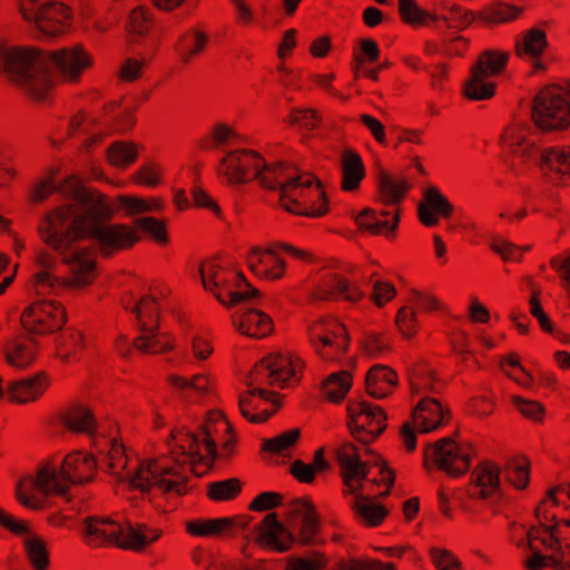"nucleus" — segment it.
I'll return each instance as SVG.
<instances>
[{"label":"nucleus","mask_w":570,"mask_h":570,"mask_svg":"<svg viewBox=\"0 0 570 570\" xmlns=\"http://www.w3.org/2000/svg\"><path fill=\"white\" fill-rule=\"evenodd\" d=\"M535 514L540 525L550 530L570 527V485L550 490L538 504Z\"/></svg>","instance_id":"obj_21"},{"label":"nucleus","mask_w":570,"mask_h":570,"mask_svg":"<svg viewBox=\"0 0 570 570\" xmlns=\"http://www.w3.org/2000/svg\"><path fill=\"white\" fill-rule=\"evenodd\" d=\"M548 46L547 32L539 27H532L515 38L514 52L520 59L535 61V68H541L542 65L538 60L546 52Z\"/></svg>","instance_id":"obj_36"},{"label":"nucleus","mask_w":570,"mask_h":570,"mask_svg":"<svg viewBox=\"0 0 570 570\" xmlns=\"http://www.w3.org/2000/svg\"><path fill=\"white\" fill-rule=\"evenodd\" d=\"M299 438V429L286 430L274 438L265 439L262 444V451L274 455L286 456L289 454L291 449L298 442Z\"/></svg>","instance_id":"obj_54"},{"label":"nucleus","mask_w":570,"mask_h":570,"mask_svg":"<svg viewBox=\"0 0 570 570\" xmlns=\"http://www.w3.org/2000/svg\"><path fill=\"white\" fill-rule=\"evenodd\" d=\"M233 325L243 335L254 338L266 337L274 330L272 317L254 308L236 312L233 315Z\"/></svg>","instance_id":"obj_37"},{"label":"nucleus","mask_w":570,"mask_h":570,"mask_svg":"<svg viewBox=\"0 0 570 570\" xmlns=\"http://www.w3.org/2000/svg\"><path fill=\"white\" fill-rule=\"evenodd\" d=\"M327 564V558L317 551L306 557L291 558L285 570H323Z\"/></svg>","instance_id":"obj_64"},{"label":"nucleus","mask_w":570,"mask_h":570,"mask_svg":"<svg viewBox=\"0 0 570 570\" xmlns=\"http://www.w3.org/2000/svg\"><path fill=\"white\" fill-rule=\"evenodd\" d=\"M56 257L48 249H40L35 256L36 265L41 268L35 274V288L38 294H47L52 289L68 287L72 289H80L81 287H73L67 284V277L58 278L50 273V269L56 265Z\"/></svg>","instance_id":"obj_38"},{"label":"nucleus","mask_w":570,"mask_h":570,"mask_svg":"<svg viewBox=\"0 0 570 570\" xmlns=\"http://www.w3.org/2000/svg\"><path fill=\"white\" fill-rule=\"evenodd\" d=\"M336 459L341 466L344 484L348 488L350 492H355L361 488V483L373 469H377L379 476H374L372 482L377 485H384L385 490L381 494L386 497L394 484L395 474L386 465L384 461H379L373 465L368 462H361L360 449L351 442L343 443L336 450Z\"/></svg>","instance_id":"obj_12"},{"label":"nucleus","mask_w":570,"mask_h":570,"mask_svg":"<svg viewBox=\"0 0 570 570\" xmlns=\"http://www.w3.org/2000/svg\"><path fill=\"white\" fill-rule=\"evenodd\" d=\"M45 58L53 66L60 79L67 83H78L83 73L95 63L94 57L82 45L47 51Z\"/></svg>","instance_id":"obj_19"},{"label":"nucleus","mask_w":570,"mask_h":570,"mask_svg":"<svg viewBox=\"0 0 570 570\" xmlns=\"http://www.w3.org/2000/svg\"><path fill=\"white\" fill-rule=\"evenodd\" d=\"M533 125L543 132L563 131L570 127V82L549 85L534 96L531 108Z\"/></svg>","instance_id":"obj_10"},{"label":"nucleus","mask_w":570,"mask_h":570,"mask_svg":"<svg viewBox=\"0 0 570 570\" xmlns=\"http://www.w3.org/2000/svg\"><path fill=\"white\" fill-rule=\"evenodd\" d=\"M510 55L508 51L489 49L480 53L479 59L472 68L479 72L493 78L500 75L507 67Z\"/></svg>","instance_id":"obj_50"},{"label":"nucleus","mask_w":570,"mask_h":570,"mask_svg":"<svg viewBox=\"0 0 570 570\" xmlns=\"http://www.w3.org/2000/svg\"><path fill=\"white\" fill-rule=\"evenodd\" d=\"M0 72L16 82L30 98L43 100L51 88L45 52L29 48L1 47Z\"/></svg>","instance_id":"obj_6"},{"label":"nucleus","mask_w":570,"mask_h":570,"mask_svg":"<svg viewBox=\"0 0 570 570\" xmlns=\"http://www.w3.org/2000/svg\"><path fill=\"white\" fill-rule=\"evenodd\" d=\"M108 163L116 168L125 169L138 158V146L134 141H115L106 149Z\"/></svg>","instance_id":"obj_49"},{"label":"nucleus","mask_w":570,"mask_h":570,"mask_svg":"<svg viewBox=\"0 0 570 570\" xmlns=\"http://www.w3.org/2000/svg\"><path fill=\"white\" fill-rule=\"evenodd\" d=\"M204 288L226 306H236L257 295L243 274L222 258L204 261L198 268Z\"/></svg>","instance_id":"obj_8"},{"label":"nucleus","mask_w":570,"mask_h":570,"mask_svg":"<svg viewBox=\"0 0 570 570\" xmlns=\"http://www.w3.org/2000/svg\"><path fill=\"white\" fill-rule=\"evenodd\" d=\"M242 482L236 478L213 482L208 485L207 495L213 501H229L238 497Z\"/></svg>","instance_id":"obj_59"},{"label":"nucleus","mask_w":570,"mask_h":570,"mask_svg":"<svg viewBox=\"0 0 570 570\" xmlns=\"http://www.w3.org/2000/svg\"><path fill=\"white\" fill-rule=\"evenodd\" d=\"M412 185L405 176L380 170L376 184V202L391 206L393 209L400 208V204L405 199Z\"/></svg>","instance_id":"obj_33"},{"label":"nucleus","mask_w":570,"mask_h":570,"mask_svg":"<svg viewBox=\"0 0 570 570\" xmlns=\"http://www.w3.org/2000/svg\"><path fill=\"white\" fill-rule=\"evenodd\" d=\"M163 168L156 163L141 165L132 175V181L139 186L155 188L161 183Z\"/></svg>","instance_id":"obj_63"},{"label":"nucleus","mask_w":570,"mask_h":570,"mask_svg":"<svg viewBox=\"0 0 570 570\" xmlns=\"http://www.w3.org/2000/svg\"><path fill=\"white\" fill-rule=\"evenodd\" d=\"M117 202L126 212L127 216H135L144 213H158L164 209V200L159 197L141 198L120 195L117 197Z\"/></svg>","instance_id":"obj_51"},{"label":"nucleus","mask_w":570,"mask_h":570,"mask_svg":"<svg viewBox=\"0 0 570 570\" xmlns=\"http://www.w3.org/2000/svg\"><path fill=\"white\" fill-rule=\"evenodd\" d=\"M253 535L259 548L278 553L289 550L294 542L293 534L278 521L275 512L266 514L255 525Z\"/></svg>","instance_id":"obj_24"},{"label":"nucleus","mask_w":570,"mask_h":570,"mask_svg":"<svg viewBox=\"0 0 570 570\" xmlns=\"http://www.w3.org/2000/svg\"><path fill=\"white\" fill-rule=\"evenodd\" d=\"M118 424H108V435H95L94 449L96 455L85 452H73L66 455L61 463L62 474L70 484L83 483L92 480L97 466L114 476L118 482H127L131 489L148 491L155 487H138L135 482L136 474L146 461L135 463L129 459L124 443L117 439Z\"/></svg>","instance_id":"obj_3"},{"label":"nucleus","mask_w":570,"mask_h":570,"mask_svg":"<svg viewBox=\"0 0 570 570\" xmlns=\"http://www.w3.org/2000/svg\"><path fill=\"white\" fill-rule=\"evenodd\" d=\"M252 518L247 514L217 518L193 519L185 522V530L193 537H217L232 534L234 530L246 528Z\"/></svg>","instance_id":"obj_27"},{"label":"nucleus","mask_w":570,"mask_h":570,"mask_svg":"<svg viewBox=\"0 0 570 570\" xmlns=\"http://www.w3.org/2000/svg\"><path fill=\"white\" fill-rule=\"evenodd\" d=\"M474 455V449L470 444H458L451 439H443L424 452V464L429 466L430 461L448 475L459 476L464 474Z\"/></svg>","instance_id":"obj_17"},{"label":"nucleus","mask_w":570,"mask_h":570,"mask_svg":"<svg viewBox=\"0 0 570 570\" xmlns=\"http://www.w3.org/2000/svg\"><path fill=\"white\" fill-rule=\"evenodd\" d=\"M282 163L267 164L254 150L237 149L222 158L218 173L232 185L257 180L263 188L269 189Z\"/></svg>","instance_id":"obj_9"},{"label":"nucleus","mask_w":570,"mask_h":570,"mask_svg":"<svg viewBox=\"0 0 570 570\" xmlns=\"http://www.w3.org/2000/svg\"><path fill=\"white\" fill-rule=\"evenodd\" d=\"M499 490V466L489 461L479 464L471 474V480L466 490L469 498L487 500L495 495Z\"/></svg>","instance_id":"obj_30"},{"label":"nucleus","mask_w":570,"mask_h":570,"mask_svg":"<svg viewBox=\"0 0 570 570\" xmlns=\"http://www.w3.org/2000/svg\"><path fill=\"white\" fill-rule=\"evenodd\" d=\"M380 48L375 40L364 38L360 40V48L353 53L352 69L355 77H358L362 68L366 63H374L380 59Z\"/></svg>","instance_id":"obj_57"},{"label":"nucleus","mask_w":570,"mask_h":570,"mask_svg":"<svg viewBox=\"0 0 570 570\" xmlns=\"http://www.w3.org/2000/svg\"><path fill=\"white\" fill-rule=\"evenodd\" d=\"M208 42V33L199 27H193L179 36L175 43V51L179 60L188 65L206 51Z\"/></svg>","instance_id":"obj_39"},{"label":"nucleus","mask_w":570,"mask_h":570,"mask_svg":"<svg viewBox=\"0 0 570 570\" xmlns=\"http://www.w3.org/2000/svg\"><path fill=\"white\" fill-rule=\"evenodd\" d=\"M511 403L524 419L535 423L543 421L546 409L542 403L519 395L512 396Z\"/></svg>","instance_id":"obj_62"},{"label":"nucleus","mask_w":570,"mask_h":570,"mask_svg":"<svg viewBox=\"0 0 570 570\" xmlns=\"http://www.w3.org/2000/svg\"><path fill=\"white\" fill-rule=\"evenodd\" d=\"M346 411L350 432L363 444L375 441L386 428V414L368 401L350 400Z\"/></svg>","instance_id":"obj_16"},{"label":"nucleus","mask_w":570,"mask_h":570,"mask_svg":"<svg viewBox=\"0 0 570 570\" xmlns=\"http://www.w3.org/2000/svg\"><path fill=\"white\" fill-rule=\"evenodd\" d=\"M51 385V377L46 372L12 381L7 385V400L10 403L28 404L39 401Z\"/></svg>","instance_id":"obj_28"},{"label":"nucleus","mask_w":570,"mask_h":570,"mask_svg":"<svg viewBox=\"0 0 570 570\" xmlns=\"http://www.w3.org/2000/svg\"><path fill=\"white\" fill-rule=\"evenodd\" d=\"M352 386V375L347 371L332 373L322 384L323 396L332 402H341Z\"/></svg>","instance_id":"obj_48"},{"label":"nucleus","mask_w":570,"mask_h":570,"mask_svg":"<svg viewBox=\"0 0 570 570\" xmlns=\"http://www.w3.org/2000/svg\"><path fill=\"white\" fill-rule=\"evenodd\" d=\"M114 215L109 198L102 193H91L85 205L55 207L40 220L38 235L70 269L66 281L70 286L87 287L97 276L94 248L78 246V242L92 239L100 255L108 258L131 249L141 239L135 226L108 223Z\"/></svg>","instance_id":"obj_1"},{"label":"nucleus","mask_w":570,"mask_h":570,"mask_svg":"<svg viewBox=\"0 0 570 570\" xmlns=\"http://www.w3.org/2000/svg\"><path fill=\"white\" fill-rule=\"evenodd\" d=\"M497 83L492 78L471 67L469 79L464 83V95L470 100L490 99L495 94Z\"/></svg>","instance_id":"obj_47"},{"label":"nucleus","mask_w":570,"mask_h":570,"mask_svg":"<svg viewBox=\"0 0 570 570\" xmlns=\"http://www.w3.org/2000/svg\"><path fill=\"white\" fill-rule=\"evenodd\" d=\"M83 350V334L77 330L68 328L57 337L56 355L63 363L79 361Z\"/></svg>","instance_id":"obj_44"},{"label":"nucleus","mask_w":570,"mask_h":570,"mask_svg":"<svg viewBox=\"0 0 570 570\" xmlns=\"http://www.w3.org/2000/svg\"><path fill=\"white\" fill-rule=\"evenodd\" d=\"M502 149L520 164H529L539 158L540 147L532 126L527 120H514L508 125L500 138Z\"/></svg>","instance_id":"obj_18"},{"label":"nucleus","mask_w":570,"mask_h":570,"mask_svg":"<svg viewBox=\"0 0 570 570\" xmlns=\"http://www.w3.org/2000/svg\"><path fill=\"white\" fill-rule=\"evenodd\" d=\"M148 66L149 60L144 56L128 57L120 63L118 78L124 82H135L144 76Z\"/></svg>","instance_id":"obj_61"},{"label":"nucleus","mask_w":570,"mask_h":570,"mask_svg":"<svg viewBox=\"0 0 570 570\" xmlns=\"http://www.w3.org/2000/svg\"><path fill=\"white\" fill-rule=\"evenodd\" d=\"M368 395L375 399H383L393 393L397 384V374L390 366H372L365 379Z\"/></svg>","instance_id":"obj_42"},{"label":"nucleus","mask_w":570,"mask_h":570,"mask_svg":"<svg viewBox=\"0 0 570 570\" xmlns=\"http://www.w3.org/2000/svg\"><path fill=\"white\" fill-rule=\"evenodd\" d=\"M540 169L554 184L570 183V148L549 147L543 149L538 163Z\"/></svg>","instance_id":"obj_31"},{"label":"nucleus","mask_w":570,"mask_h":570,"mask_svg":"<svg viewBox=\"0 0 570 570\" xmlns=\"http://www.w3.org/2000/svg\"><path fill=\"white\" fill-rule=\"evenodd\" d=\"M271 189L279 193V204L288 213L321 217L328 212V200L318 178L289 163H282Z\"/></svg>","instance_id":"obj_5"},{"label":"nucleus","mask_w":570,"mask_h":570,"mask_svg":"<svg viewBox=\"0 0 570 570\" xmlns=\"http://www.w3.org/2000/svg\"><path fill=\"white\" fill-rule=\"evenodd\" d=\"M161 535V531L157 528H150L146 524H138L135 528H129L126 537L122 535V543L120 547L142 550L146 546L154 543Z\"/></svg>","instance_id":"obj_52"},{"label":"nucleus","mask_w":570,"mask_h":570,"mask_svg":"<svg viewBox=\"0 0 570 570\" xmlns=\"http://www.w3.org/2000/svg\"><path fill=\"white\" fill-rule=\"evenodd\" d=\"M512 530L527 535V543L532 556L527 559L528 570H542L553 567L554 570H570V562L562 563L566 554H570V543L562 544L558 531L540 525L527 530L521 524H512Z\"/></svg>","instance_id":"obj_11"},{"label":"nucleus","mask_w":570,"mask_h":570,"mask_svg":"<svg viewBox=\"0 0 570 570\" xmlns=\"http://www.w3.org/2000/svg\"><path fill=\"white\" fill-rule=\"evenodd\" d=\"M63 426L71 432L91 435H105L102 425H97L95 415L89 406L75 402L69 404L61 413Z\"/></svg>","instance_id":"obj_35"},{"label":"nucleus","mask_w":570,"mask_h":570,"mask_svg":"<svg viewBox=\"0 0 570 570\" xmlns=\"http://www.w3.org/2000/svg\"><path fill=\"white\" fill-rule=\"evenodd\" d=\"M365 175L362 157L353 149L343 150L341 154V189L347 193L356 191Z\"/></svg>","instance_id":"obj_41"},{"label":"nucleus","mask_w":570,"mask_h":570,"mask_svg":"<svg viewBox=\"0 0 570 570\" xmlns=\"http://www.w3.org/2000/svg\"><path fill=\"white\" fill-rule=\"evenodd\" d=\"M490 248L504 262H520L523 252L529 250L530 246L521 247L502 236H493L490 240Z\"/></svg>","instance_id":"obj_60"},{"label":"nucleus","mask_w":570,"mask_h":570,"mask_svg":"<svg viewBox=\"0 0 570 570\" xmlns=\"http://www.w3.org/2000/svg\"><path fill=\"white\" fill-rule=\"evenodd\" d=\"M397 10L401 20L413 27H428L434 24L442 27L448 24L449 18L422 9L416 0H397Z\"/></svg>","instance_id":"obj_40"},{"label":"nucleus","mask_w":570,"mask_h":570,"mask_svg":"<svg viewBox=\"0 0 570 570\" xmlns=\"http://www.w3.org/2000/svg\"><path fill=\"white\" fill-rule=\"evenodd\" d=\"M307 336L314 352L327 362L340 360L350 344L344 324L332 316L311 322L307 326Z\"/></svg>","instance_id":"obj_14"},{"label":"nucleus","mask_w":570,"mask_h":570,"mask_svg":"<svg viewBox=\"0 0 570 570\" xmlns=\"http://www.w3.org/2000/svg\"><path fill=\"white\" fill-rule=\"evenodd\" d=\"M153 27L154 18L149 8L139 6L131 10L127 22V30L130 35L144 37Z\"/></svg>","instance_id":"obj_58"},{"label":"nucleus","mask_w":570,"mask_h":570,"mask_svg":"<svg viewBox=\"0 0 570 570\" xmlns=\"http://www.w3.org/2000/svg\"><path fill=\"white\" fill-rule=\"evenodd\" d=\"M71 10L61 2L49 1L29 22L49 36H57L66 32L71 26Z\"/></svg>","instance_id":"obj_29"},{"label":"nucleus","mask_w":570,"mask_h":570,"mask_svg":"<svg viewBox=\"0 0 570 570\" xmlns=\"http://www.w3.org/2000/svg\"><path fill=\"white\" fill-rule=\"evenodd\" d=\"M82 539L92 548L102 546H118L122 543L124 528L110 518L90 515L83 519Z\"/></svg>","instance_id":"obj_25"},{"label":"nucleus","mask_w":570,"mask_h":570,"mask_svg":"<svg viewBox=\"0 0 570 570\" xmlns=\"http://www.w3.org/2000/svg\"><path fill=\"white\" fill-rule=\"evenodd\" d=\"M355 223L362 232L371 235H385L389 237L393 234L400 223V208L392 212L382 210L380 214L371 208L363 209L356 217Z\"/></svg>","instance_id":"obj_34"},{"label":"nucleus","mask_w":570,"mask_h":570,"mask_svg":"<svg viewBox=\"0 0 570 570\" xmlns=\"http://www.w3.org/2000/svg\"><path fill=\"white\" fill-rule=\"evenodd\" d=\"M170 289L164 284H155L149 294L142 296L134 306L140 334L132 341L134 348L142 354H164L174 350L175 337L159 332L160 312L167 307L166 298Z\"/></svg>","instance_id":"obj_7"},{"label":"nucleus","mask_w":570,"mask_h":570,"mask_svg":"<svg viewBox=\"0 0 570 570\" xmlns=\"http://www.w3.org/2000/svg\"><path fill=\"white\" fill-rule=\"evenodd\" d=\"M450 410L438 399L423 397L414 406L411 422H405L401 429V440L406 451L412 452L416 448L415 431L430 433L446 425L450 422Z\"/></svg>","instance_id":"obj_15"},{"label":"nucleus","mask_w":570,"mask_h":570,"mask_svg":"<svg viewBox=\"0 0 570 570\" xmlns=\"http://www.w3.org/2000/svg\"><path fill=\"white\" fill-rule=\"evenodd\" d=\"M237 436L234 428L218 410L209 411L199 431L175 428L167 440L169 455L146 460L134 479L138 487H155L168 495L187 493V471L206 474L216 456L234 455Z\"/></svg>","instance_id":"obj_2"},{"label":"nucleus","mask_w":570,"mask_h":570,"mask_svg":"<svg viewBox=\"0 0 570 570\" xmlns=\"http://www.w3.org/2000/svg\"><path fill=\"white\" fill-rule=\"evenodd\" d=\"M304 363L301 357L291 353L273 352L255 363L246 377L249 391L239 395L238 407L244 419L250 423H264L275 410H259L256 396L267 400L274 396L273 392L263 389V385L285 387L301 379Z\"/></svg>","instance_id":"obj_4"},{"label":"nucleus","mask_w":570,"mask_h":570,"mask_svg":"<svg viewBox=\"0 0 570 570\" xmlns=\"http://www.w3.org/2000/svg\"><path fill=\"white\" fill-rule=\"evenodd\" d=\"M313 296L321 301L342 298L356 303L363 298L364 293L356 284L350 283L344 275L327 271L318 277Z\"/></svg>","instance_id":"obj_26"},{"label":"nucleus","mask_w":570,"mask_h":570,"mask_svg":"<svg viewBox=\"0 0 570 570\" xmlns=\"http://www.w3.org/2000/svg\"><path fill=\"white\" fill-rule=\"evenodd\" d=\"M36 352L35 342L26 337L14 338L4 346L7 363L17 368H26L31 365L36 358Z\"/></svg>","instance_id":"obj_45"},{"label":"nucleus","mask_w":570,"mask_h":570,"mask_svg":"<svg viewBox=\"0 0 570 570\" xmlns=\"http://www.w3.org/2000/svg\"><path fill=\"white\" fill-rule=\"evenodd\" d=\"M521 14V9L519 7L504 3V2H495L488 4L480 12V20L489 26L507 23L515 20Z\"/></svg>","instance_id":"obj_53"},{"label":"nucleus","mask_w":570,"mask_h":570,"mask_svg":"<svg viewBox=\"0 0 570 570\" xmlns=\"http://www.w3.org/2000/svg\"><path fill=\"white\" fill-rule=\"evenodd\" d=\"M67 322L66 308L52 299L37 301L24 308L21 324L36 334H48L60 330Z\"/></svg>","instance_id":"obj_20"},{"label":"nucleus","mask_w":570,"mask_h":570,"mask_svg":"<svg viewBox=\"0 0 570 570\" xmlns=\"http://www.w3.org/2000/svg\"><path fill=\"white\" fill-rule=\"evenodd\" d=\"M248 269L259 279L275 282L282 279L286 273V263L281 257L276 246H254L246 254Z\"/></svg>","instance_id":"obj_23"},{"label":"nucleus","mask_w":570,"mask_h":570,"mask_svg":"<svg viewBox=\"0 0 570 570\" xmlns=\"http://www.w3.org/2000/svg\"><path fill=\"white\" fill-rule=\"evenodd\" d=\"M355 521L364 527H379L389 514V510L367 497H356L351 503Z\"/></svg>","instance_id":"obj_43"},{"label":"nucleus","mask_w":570,"mask_h":570,"mask_svg":"<svg viewBox=\"0 0 570 570\" xmlns=\"http://www.w3.org/2000/svg\"><path fill=\"white\" fill-rule=\"evenodd\" d=\"M285 519L289 525H298V541L302 544L315 542L320 531V517L312 500L295 499L286 507Z\"/></svg>","instance_id":"obj_22"},{"label":"nucleus","mask_w":570,"mask_h":570,"mask_svg":"<svg viewBox=\"0 0 570 570\" xmlns=\"http://www.w3.org/2000/svg\"><path fill=\"white\" fill-rule=\"evenodd\" d=\"M453 210L452 204L440 189L431 186L423 194V199L417 207V216L424 226L432 227L439 224L440 218H450Z\"/></svg>","instance_id":"obj_32"},{"label":"nucleus","mask_w":570,"mask_h":570,"mask_svg":"<svg viewBox=\"0 0 570 570\" xmlns=\"http://www.w3.org/2000/svg\"><path fill=\"white\" fill-rule=\"evenodd\" d=\"M411 392H433L438 389L439 381L433 370L425 363L415 364L410 375Z\"/></svg>","instance_id":"obj_55"},{"label":"nucleus","mask_w":570,"mask_h":570,"mask_svg":"<svg viewBox=\"0 0 570 570\" xmlns=\"http://www.w3.org/2000/svg\"><path fill=\"white\" fill-rule=\"evenodd\" d=\"M69 487L62 469L58 471L57 465L47 462L39 466L36 475H26L20 479L16 487V498L21 505L38 510L42 507V500L38 493L43 497L62 495Z\"/></svg>","instance_id":"obj_13"},{"label":"nucleus","mask_w":570,"mask_h":570,"mask_svg":"<svg viewBox=\"0 0 570 570\" xmlns=\"http://www.w3.org/2000/svg\"><path fill=\"white\" fill-rule=\"evenodd\" d=\"M23 547L28 560L35 570H47L49 568V554L45 541L35 534H29L23 540Z\"/></svg>","instance_id":"obj_56"},{"label":"nucleus","mask_w":570,"mask_h":570,"mask_svg":"<svg viewBox=\"0 0 570 570\" xmlns=\"http://www.w3.org/2000/svg\"><path fill=\"white\" fill-rule=\"evenodd\" d=\"M236 138L237 132L233 126L217 122L198 140V147L203 150L220 149L232 145Z\"/></svg>","instance_id":"obj_46"}]
</instances>
